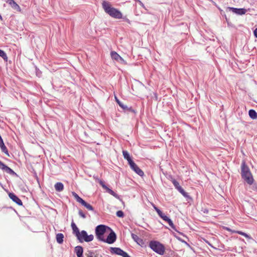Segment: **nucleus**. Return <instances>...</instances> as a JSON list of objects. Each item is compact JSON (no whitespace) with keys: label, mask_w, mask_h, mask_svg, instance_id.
<instances>
[{"label":"nucleus","mask_w":257,"mask_h":257,"mask_svg":"<svg viewBox=\"0 0 257 257\" xmlns=\"http://www.w3.org/2000/svg\"><path fill=\"white\" fill-rule=\"evenodd\" d=\"M102 7L104 12L110 17L115 19H121V13L117 9L111 7V4L107 1H104L102 3Z\"/></svg>","instance_id":"1"},{"label":"nucleus","mask_w":257,"mask_h":257,"mask_svg":"<svg viewBox=\"0 0 257 257\" xmlns=\"http://www.w3.org/2000/svg\"><path fill=\"white\" fill-rule=\"evenodd\" d=\"M241 175L243 179L248 184L253 183V179L250 173L248 167L246 165L245 162L243 161L241 165Z\"/></svg>","instance_id":"2"},{"label":"nucleus","mask_w":257,"mask_h":257,"mask_svg":"<svg viewBox=\"0 0 257 257\" xmlns=\"http://www.w3.org/2000/svg\"><path fill=\"white\" fill-rule=\"evenodd\" d=\"M149 246L154 251L157 253L162 255L165 252V247L164 245L157 241H151L149 243Z\"/></svg>","instance_id":"3"},{"label":"nucleus","mask_w":257,"mask_h":257,"mask_svg":"<svg viewBox=\"0 0 257 257\" xmlns=\"http://www.w3.org/2000/svg\"><path fill=\"white\" fill-rule=\"evenodd\" d=\"M76 237L80 242H82L84 241L86 242H90L92 241L94 238L93 235H88L87 232L85 230H82L80 231L79 234H78Z\"/></svg>","instance_id":"4"},{"label":"nucleus","mask_w":257,"mask_h":257,"mask_svg":"<svg viewBox=\"0 0 257 257\" xmlns=\"http://www.w3.org/2000/svg\"><path fill=\"white\" fill-rule=\"evenodd\" d=\"M110 251L112 254L119 255L123 257H131L126 252L119 247H111L110 248Z\"/></svg>","instance_id":"5"},{"label":"nucleus","mask_w":257,"mask_h":257,"mask_svg":"<svg viewBox=\"0 0 257 257\" xmlns=\"http://www.w3.org/2000/svg\"><path fill=\"white\" fill-rule=\"evenodd\" d=\"M110 56L113 60H115L117 62L123 64H126V62L125 61V60L121 56H120V55L118 54L116 52L111 51L110 53Z\"/></svg>","instance_id":"6"},{"label":"nucleus","mask_w":257,"mask_h":257,"mask_svg":"<svg viewBox=\"0 0 257 257\" xmlns=\"http://www.w3.org/2000/svg\"><path fill=\"white\" fill-rule=\"evenodd\" d=\"M116 239V234L112 230H111L110 233L107 236L106 239H105V242L108 244H112L115 241Z\"/></svg>","instance_id":"7"},{"label":"nucleus","mask_w":257,"mask_h":257,"mask_svg":"<svg viewBox=\"0 0 257 257\" xmlns=\"http://www.w3.org/2000/svg\"><path fill=\"white\" fill-rule=\"evenodd\" d=\"M106 226L104 225H99L95 228L96 235H103L106 231Z\"/></svg>","instance_id":"8"},{"label":"nucleus","mask_w":257,"mask_h":257,"mask_svg":"<svg viewBox=\"0 0 257 257\" xmlns=\"http://www.w3.org/2000/svg\"><path fill=\"white\" fill-rule=\"evenodd\" d=\"M131 168L140 176L144 175L143 171L134 162L130 165Z\"/></svg>","instance_id":"9"},{"label":"nucleus","mask_w":257,"mask_h":257,"mask_svg":"<svg viewBox=\"0 0 257 257\" xmlns=\"http://www.w3.org/2000/svg\"><path fill=\"white\" fill-rule=\"evenodd\" d=\"M0 169L10 174H15V172L0 161Z\"/></svg>","instance_id":"10"},{"label":"nucleus","mask_w":257,"mask_h":257,"mask_svg":"<svg viewBox=\"0 0 257 257\" xmlns=\"http://www.w3.org/2000/svg\"><path fill=\"white\" fill-rule=\"evenodd\" d=\"M9 197L15 203L19 205H22L23 203L21 200L18 198L14 193H10L9 194Z\"/></svg>","instance_id":"11"},{"label":"nucleus","mask_w":257,"mask_h":257,"mask_svg":"<svg viewBox=\"0 0 257 257\" xmlns=\"http://www.w3.org/2000/svg\"><path fill=\"white\" fill-rule=\"evenodd\" d=\"M230 10L234 13L239 15H242L246 13L247 12L246 10L245 9H238L234 8H229Z\"/></svg>","instance_id":"12"},{"label":"nucleus","mask_w":257,"mask_h":257,"mask_svg":"<svg viewBox=\"0 0 257 257\" xmlns=\"http://www.w3.org/2000/svg\"><path fill=\"white\" fill-rule=\"evenodd\" d=\"M131 236L133 240L137 242V244L140 245L144 244V243L143 239L140 238L137 235L132 233Z\"/></svg>","instance_id":"13"},{"label":"nucleus","mask_w":257,"mask_h":257,"mask_svg":"<svg viewBox=\"0 0 257 257\" xmlns=\"http://www.w3.org/2000/svg\"><path fill=\"white\" fill-rule=\"evenodd\" d=\"M122 154L124 158L127 161L130 165L134 162L131 157H130L129 153L126 151H123Z\"/></svg>","instance_id":"14"},{"label":"nucleus","mask_w":257,"mask_h":257,"mask_svg":"<svg viewBox=\"0 0 257 257\" xmlns=\"http://www.w3.org/2000/svg\"><path fill=\"white\" fill-rule=\"evenodd\" d=\"M75 252L77 256H83V249L82 246H76L75 247Z\"/></svg>","instance_id":"15"},{"label":"nucleus","mask_w":257,"mask_h":257,"mask_svg":"<svg viewBox=\"0 0 257 257\" xmlns=\"http://www.w3.org/2000/svg\"><path fill=\"white\" fill-rule=\"evenodd\" d=\"M56 191L58 192L62 191L64 189V185L61 182H57L54 185Z\"/></svg>","instance_id":"16"},{"label":"nucleus","mask_w":257,"mask_h":257,"mask_svg":"<svg viewBox=\"0 0 257 257\" xmlns=\"http://www.w3.org/2000/svg\"><path fill=\"white\" fill-rule=\"evenodd\" d=\"M0 147L2 152L5 153L6 155H9L7 147L5 146L2 139H0Z\"/></svg>","instance_id":"17"},{"label":"nucleus","mask_w":257,"mask_h":257,"mask_svg":"<svg viewBox=\"0 0 257 257\" xmlns=\"http://www.w3.org/2000/svg\"><path fill=\"white\" fill-rule=\"evenodd\" d=\"M71 227H72L73 233L77 236L78 235V234H79L80 231H79L78 228L77 227L75 223L73 221H72L71 223Z\"/></svg>","instance_id":"18"},{"label":"nucleus","mask_w":257,"mask_h":257,"mask_svg":"<svg viewBox=\"0 0 257 257\" xmlns=\"http://www.w3.org/2000/svg\"><path fill=\"white\" fill-rule=\"evenodd\" d=\"M63 238H64V235L61 233H59L56 234V240L57 242L61 244L63 242Z\"/></svg>","instance_id":"19"},{"label":"nucleus","mask_w":257,"mask_h":257,"mask_svg":"<svg viewBox=\"0 0 257 257\" xmlns=\"http://www.w3.org/2000/svg\"><path fill=\"white\" fill-rule=\"evenodd\" d=\"M249 117L253 119L257 118V112L253 109H250L248 111Z\"/></svg>","instance_id":"20"},{"label":"nucleus","mask_w":257,"mask_h":257,"mask_svg":"<svg viewBox=\"0 0 257 257\" xmlns=\"http://www.w3.org/2000/svg\"><path fill=\"white\" fill-rule=\"evenodd\" d=\"M106 192L107 193H108L109 194H111V195H112L115 198H116L117 199H118L119 198V195L118 194H117L113 190H112L111 189H109V188L107 187V189H106Z\"/></svg>","instance_id":"21"},{"label":"nucleus","mask_w":257,"mask_h":257,"mask_svg":"<svg viewBox=\"0 0 257 257\" xmlns=\"http://www.w3.org/2000/svg\"><path fill=\"white\" fill-rule=\"evenodd\" d=\"M115 99L119 106L121 107L123 110H127L128 109L127 106L124 105L116 96L115 97Z\"/></svg>","instance_id":"22"},{"label":"nucleus","mask_w":257,"mask_h":257,"mask_svg":"<svg viewBox=\"0 0 257 257\" xmlns=\"http://www.w3.org/2000/svg\"><path fill=\"white\" fill-rule=\"evenodd\" d=\"M11 7L14 9L15 10H16L18 12H20L21 11V8L20 7V6L15 2H14L11 5Z\"/></svg>","instance_id":"23"},{"label":"nucleus","mask_w":257,"mask_h":257,"mask_svg":"<svg viewBox=\"0 0 257 257\" xmlns=\"http://www.w3.org/2000/svg\"><path fill=\"white\" fill-rule=\"evenodd\" d=\"M0 56L2 57L4 60H8V57L6 53L2 50L0 49Z\"/></svg>","instance_id":"24"},{"label":"nucleus","mask_w":257,"mask_h":257,"mask_svg":"<svg viewBox=\"0 0 257 257\" xmlns=\"http://www.w3.org/2000/svg\"><path fill=\"white\" fill-rule=\"evenodd\" d=\"M172 183L173 184L174 186L178 190H179V188H181L182 187L180 186L179 183L178 181H177L176 180L173 179L172 181Z\"/></svg>","instance_id":"25"},{"label":"nucleus","mask_w":257,"mask_h":257,"mask_svg":"<svg viewBox=\"0 0 257 257\" xmlns=\"http://www.w3.org/2000/svg\"><path fill=\"white\" fill-rule=\"evenodd\" d=\"M178 191L181 193L182 194V195L186 197V198H189V195L187 193H186L184 190V189L181 188H179V190H178Z\"/></svg>","instance_id":"26"},{"label":"nucleus","mask_w":257,"mask_h":257,"mask_svg":"<svg viewBox=\"0 0 257 257\" xmlns=\"http://www.w3.org/2000/svg\"><path fill=\"white\" fill-rule=\"evenodd\" d=\"M83 206H84L85 207H86L88 210H91V211H93V207L89 204L87 203L85 201V202L82 205Z\"/></svg>","instance_id":"27"},{"label":"nucleus","mask_w":257,"mask_h":257,"mask_svg":"<svg viewBox=\"0 0 257 257\" xmlns=\"http://www.w3.org/2000/svg\"><path fill=\"white\" fill-rule=\"evenodd\" d=\"M167 222L168 223L169 225L171 226V227L174 230H176L175 226L173 224V221L171 220V219L169 218Z\"/></svg>","instance_id":"28"},{"label":"nucleus","mask_w":257,"mask_h":257,"mask_svg":"<svg viewBox=\"0 0 257 257\" xmlns=\"http://www.w3.org/2000/svg\"><path fill=\"white\" fill-rule=\"evenodd\" d=\"M116 216L119 217H123L124 216V213L121 210L117 211L116 213Z\"/></svg>","instance_id":"29"},{"label":"nucleus","mask_w":257,"mask_h":257,"mask_svg":"<svg viewBox=\"0 0 257 257\" xmlns=\"http://www.w3.org/2000/svg\"><path fill=\"white\" fill-rule=\"evenodd\" d=\"M159 216L162 218L164 220L167 221L168 219L169 218L168 216H167L164 213H162Z\"/></svg>","instance_id":"30"},{"label":"nucleus","mask_w":257,"mask_h":257,"mask_svg":"<svg viewBox=\"0 0 257 257\" xmlns=\"http://www.w3.org/2000/svg\"><path fill=\"white\" fill-rule=\"evenodd\" d=\"M99 183L103 189H104L105 190L107 189V187L105 185V183L103 181L100 180L99 181Z\"/></svg>","instance_id":"31"},{"label":"nucleus","mask_w":257,"mask_h":257,"mask_svg":"<svg viewBox=\"0 0 257 257\" xmlns=\"http://www.w3.org/2000/svg\"><path fill=\"white\" fill-rule=\"evenodd\" d=\"M78 213H79V215L81 217H82L83 218H86V215L85 214L83 213V212L80 210L78 212Z\"/></svg>","instance_id":"32"},{"label":"nucleus","mask_w":257,"mask_h":257,"mask_svg":"<svg viewBox=\"0 0 257 257\" xmlns=\"http://www.w3.org/2000/svg\"><path fill=\"white\" fill-rule=\"evenodd\" d=\"M87 257H94V253L91 251H88L87 253H86Z\"/></svg>","instance_id":"33"},{"label":"nucleus","mask_w":257,"mask_h":257,"mask_svg":"<svg viewBox=\"0 0 257 257\" xmlns=\"http://www.w3.org/2000/svg\"><path fill=\"white\" fill-rule=\"evenodd\" d=\"M103 235H96L97 236V238L99 240H101V241H102L103 242H105V239H104L103 237Z\"/></svg>","instance_id":"34"},{"label":"nucleus","mask_w":257,"mask_h":257,"mask_svg":"<svg viewBox=\"0 0 257 257\" xmlns=\"http://www.w3.org/2000/svg\"><path fill=\"white\" fill-rule=\"evenodd\" d=\"M76 201L81 203L82 205H83V204L85 202V201L84 200H83L81 197H79L78 198H77L76 199Z\"/></svg>","instance_id":"35"},{"label":"nucleus","mask_w":257,"mask_h":257,"mask_svg":"<svg viewBox=\"0 0 257 257\" xmlns=\"http://www.w3.org/2000/svg\"><path fill=\"white\" fill-rule=\"evenodd\" d=\"M76 201L81 203L82 205H83V204L85 202V201L84 200H83L81 197H79L78 198H77L76 199Z\"/></svg>","instance_id":"36"},{"label":"nucleus","mask_w":257,"mask_h":257,"mask_svg":"<svg viewBox=\"0 0 257 257\" xmlns=\"http://www.w3.org/2000/svg\"><path fill=\"white\" fill-rule=\"evenodd\" d=\"M72 194L73 196L75 198V199L76 200L79 197L78 195L76 193H75V192H72Z\"/></svg>","instance_id":"37"},{"label":"nucleus","mask_w":257,"mask_h":257,"mask_svg":"<svg viewBox=\"0 0 257 257\" xmlns=\"http://www.w3.org/2000/svg\"><path fill=\"white\" fill-rule=\"evenodd\" d=\"M155 211L157 212L159 216L163 213L158 208H156Z\"/></svg>","instance_id":"38"},{"label":"nucleus","mask_w":257,"mask_h":257,"mask_svg":"<svg viewBox=\"0 0 257 257\" xmlns=\"http://www.w3.org/2000/svg\"><path fill=\"white\" fill-rule=\"evenodd\" d=\"M6 2L11 6L15 1L14 0H7Z\"/></svg>","instance_id":"39"},{"label":"nucleus","mask_w":257,"mask_h":257,"mask_svg":"<svg viewBox=\"0 0 257 257\" xmlns=\"http://www.w3.org/2000/svg\"><path fill=\"white\" fill-rule=\"evenodd\" d=\"M253 33H254V35L255 37L256 38H257V28H256V29L254 30V31Z\"/></svg>","instance_id":"40"},{"label":"nucleus","mask_w":257,"mask_h":257,"mask_svg":"<svg viewBox=\"0 0 257 257\" xmlns=\"http://www.w3.org/2000/svg\"><path fill=\"white\" fill-rule=\"evenodd\" d=\"M153 207L155 210H156V209L158 208L154 204H153Z\"/></svg>","instance_id":"41"},{"label":"nucleus","mask_w":257,"mask_h":257,"mask_svg":"<svg viewBox=\"0 0 257 257\" xmlns=\"http://www.w3.org/2000/svg\"><path fill=\"white\" fill-rule=\"evenodd\" d=\"M153 207L155 210H156V209L158 208L154 204H153Z\"/></svg>","instance_id":"42"},{"label":"nucleus","mask_w":257,"mask_h":257,"mask_svg":"<svg viewBox=\"0 0 257 257\" xmlns=\"http://www.w3.org/2000/svg\"><path fill=\"white\" fill-rule=\"evenodd\" d=\"M204 213H208V210H205L204 211Z\"/></svg>","instance_id":"43"},{"label":"nucleus","mask_w":257,"mask_h":257,"mask_svg":"<svg viewBox=\"0 0 257 257\" xmlns=\"http://www.w3.org/2000/svg\"><path fill=\"white\" fill-rule=\"evenodd\" d=\"M2 19H2V16L0 15V20H2Z\"/></svg>","instance_id":"44"},{"label":"nucleus","mask_w":257,"mask_h":257,"mask_svg":"<svg viewBox=\"0 0 257 257\" xmlns=\"http://www.w3.org/2000/svg\"><path fill=\"white\" fill-rule=\"evenodd\" d=\"M206 242H207L209 245H211L210 243H209V242H208L207 241H206Z\"/></svg>","instance_id":"45"},{"label":"nucleus","mask_w":257,"mask_h":257,"mask_svg":"<svg viewBox=\"0 0 257 257\" xmlns=\"http://www.w3.org/2000/svg\"><path fill=\"white\" fill-rule=\"evenodd\" d=\"M77 257H83V256H77Z\"/></svg>","instance_id":"46"}]
</instances>
